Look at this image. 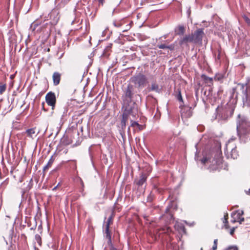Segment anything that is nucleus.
Masks as SVG:
<instances>
[{"label": "nucleus", "mask_w": 250, "mask_h": 250, "mask_svg": "<svg viewBox=\"0 0 250 250\" xmlns=\"http://www.w3.org/2000/svg\"><path fill=\"white\" fill-rule=\"evenodd\" d=\"M239 120L237 122V131L238 136L241 141L246 142L250 133V122L245 118H240V115L238 116Z\"/></svg>", "instance_id": "nucleus-1"}, {"label": "nucleus", "mask_w": 250, "mask_h": 250, "mask_svg": "<svg viewBox=\"0 0 250 250\" xmlns=\"http://www.w3.org/2000/svg\"><path fill=\"white\" fill-rule=\"evenodd\" d=\"M201 163L206 164L208 162L211 163L209 168L211 170H216L218 168H221V165L222 164V158L220 153L215 155L214 159L211 161V159L207 157H205L201 160Z\"/></svg>", "instance_id": "nucleus-2"}, {"label": "nucleus", "mask_w": 250, "mask_h": 250, "mask_svg": "<svg viewBox=\"0 0 250 250\" xmlns=\"http://www.w3.org/2000/svg\"><path fill=\"white\" fill-rule=\"evenodd\" d=\"M132 91L130 88L127 87L125 94L122 96L123 108L131 107L132 109H136L135 107V103L132 101Z\"/></svg>", "instance_id": "nucleus-3"}, {"label": "nucleus", "mask_w": 250, "mask_h": 250, "mask_svg": "<svg viewBox=\"0 0 250 250\" xmlns=\"http://www.w3.org/2000/svg\"><path fill=\"white\" fill-rule=\"evenodd\" d=\"M124 111L123 114L122 119L121 122V125L122 128H124L126 125V123L128 120V116L132 115L133 118H135L137 113V109H132L131 107H127V108H123Z\"/></svg>", "instance_id": "nucleus-4"}, {"label": "nucleus", "mask_w": 250, "mask_h": 250, "mask_svg": "<svg viewBox=\"0 0 250 250\" xmlns=\"http://www.w3.org/2000/svg\"><path fill=\"white\" fill-rule=\"evenodd\" d=\"M233 139L229 140L227 143L226 144V147L225 149V153H228L230 151V157L233 159H236L238 156V152L236 150V146L233 143Z\"/></svg>", "instance_id": "nucleus-5"}, {"label": "nucleus", "mask_w": 250, "mask_h": 250, "mask_svg": "<svg viewBox=\"0 0 250 250\" xmlns=\"http://www.w3.org/2000/svg\"><path fill=\"white\" fill-rule=\"evenodd\" d=\"M132 82L137 85L138 87H143L146 84L147 79L145 75L139 73L131 78Z\"/></svg>", "instance_id": "nucleus-6"}, {"label": "nucleus", "mask_w": 250, "mask_h": 250, "mask_svg": "<svg viewBox=\"0 0 250 250\" xmlns=\"http://www.w3.org/2000/svg\"><path fill=\"white\" fill-rule=\"evenodd\" d=\"M205 33L203 28L197 29L194 34H192L193 36V43L196 44H202V40Z\"/></svg>", "instance_id": "nucleus-7"}, {"label": "nucleus", "mask_w": 250, "mask_h": 250, "mask_svg": "<svg viewBox=\"0 0 250 250\" xmlns=\"http://www.w3.org/2000/svg\"><path fill=\"white\" fill-rule=\"evenodd\" d=\"M243 213L244 212L243 210H238L233 212L231 214L232 218L231 222L234 223L236 222H238L240 224H241L244 221V218L241 217Z\"/></svg>", "instance_id": "nucleus-8"}, {"label": "nucleus", "mask_w": 250, "mask_h": 250, "mask_svg": "<svg viewBox=\"0 0 250 250\" xmlns=\"http://www.w3.org/2000/svg\"><path fill=\"white\" fill-rule=\"evenodd\" d=\"M50 17V23L52 25L56 24L60 19L59 13L57 9H53L48 14Z\"/></svg>", "instance_id": "nucleus-9"}, {"label": "nucleus", "mask_w": 250, "mask_h": 250, "mask_svg": "<svg viewBox=\"0 0 250 250\" xmlns=\"http://www.w3.org/2000/svg\"><path fill=\"white\" fill-rule=\"evenodd\" d=\"M46 102L48 105L55 106L56 104V96L53 92H49L45 96Z\"/></svg>", "instance_id": "nucleus-10"}, {"label": "nucleus", "mask_w": 250, "mask_h": 250, "mask_svg": "<svg viewBox=\"0 0 250 250\" xmlns=\"http://www.w3.org/2000/svg\"><path fill=\"white\" fill-rule=\"evenodd\" d=\"M181 108V114L182 118H189L192 115L191 108L186 106L180 105Z\"/></svg>", "instance_id": "nucleus-11"}, {"label": "nucleus", "mask_w": 250, "mask_h": 250, "mask_svg": "<svg viewBox=\"0 0 250 250\" xmlns=\"http://www.w3.org/2000/svg\"><path fill=\"white\" fill-rule=\"evenodd\" d=\"M194 40L193 39V36L191 35H187L183 38H182L179 41V44L182 45L183 44L187 45L188 42H193Z\"/></svg>", "instance_id": "nucleus-12"}, {"label": "nucleus", "mask_w": 250, "mask_h": 250, "mask_svg": "<svg viewBox=\"0 0 250 250\" xmlns=\"http://www.w3.org/2000/svg\"><path fill=\"white\" fill-rule=\"evenodd\" d=\"M175 229L180 234L186 233V229L184 224L181 222H176L174 225Z\"/></svg>", "instance_id": "nucleus-13"}, {"label": "nucleus", "mask_w": 250, "mask_h": 250, "mask_svg": "<svg viewBox=\"0 0 250 250\" xmlns=\"http://www.w3.org/2000/svg\"><path fill=\"white\" fill-rule=\"evenodd\" d=\"M53 80L54 85H57L59 84L61 80V74L58 72H55L53 74Z\"/></svg>", "instance_id": "nucleus-14"}, {"label": "nucleus", "mask_w": 250, "mask_h": 250, "mask_svg": "<svg viewBox=\"0 0 250 250\" xmlns=\"http://www.w3.org/2000/svg\"><path fill=\"white\" fill-rule=\"evenodd\" d=\"M216 112H217L218 114L219 112H220L221 118H222L223 119H226L229 116L226 108H221V109L219 107H218L216 108Z\"/></svg>", "instance_id": "nucleus-15"}, {"label": "nucleus", "mask_w": 250, "mask_h": 250, "mask_svg": "<svg viewBox=\"0 0 250 250\" xmlns=\"http://www.w3.org/2000/svg\"><path fill=\"white\" fill-rule=\"evenodd\" d=\"M146 176L145 174L142 173L138 180L135 181L136 184L139 186H142L146 182Z\"/></svg>", "instance_id": "nucleus-16"}, {"label": "nucleus", "mask_w": 250, "mask_h": 250, "mask_svg": "<svg viewBox=\"0 0 250 250\" xmlns=\"http://www.w3.org/2000/svg\"><path fill=\"white\" fill-rule=\"evenodd\" d=\"M157 47L159 49H168L170 50H173L174 49V44H171L169 45H167L166 43H162L160 44H158Z\"/></svg>", "instance_id": "nucleus-17"}, {"label": "nucleus", "mask_w": 250, "mask_h": 250, "mask_svg": "<svg viewBox=\"0 0 250 250\" xmlns=\"http://www.w3.org/2000/svg\"><path fill=\"white\" fill-rule=\"evenodd\" d=\"M112 221V216H110L107 219V222H106L105 225V233L106 234V236H109L110 237V233H109V226L110 224Z\"/></svg>", "instance_id": "nucleus-18"}, {"label": "nucleus", "mask_w": 250, "mask_h": 250, "mask_svg": "<svg viewBox=\"0 0 250 250\" xmlns=\"http://www.w3.org/2000/svg\"><path fill=\"white\" fill-rule=\"evenodd\" d=\"M55 161V158L53 156H52L49 160L47 164L43 167V170L45 171L50 167Z\"/></svg>", "instance_id": "nucleus-19"}, {"label": "nucleus", "mask_w": 250, "mask_h": 250, "mask_svg": "<svg viewBox=\"0 0 250 250\" xmlns=\"http://www.w3.org/2000/svg\"><path fill=\"white\" fill-rule=\"evenodd\" d=\"M202 78L205 81V83L208 85L212 84L213 79L212 78L208 77L205 75H202Z\"/></svg>", "instance_id": "nucleus-20"}, {"label": "nucleus", "mask_w": 250, "mask_h": 250, "mask_svg": "<svg viewBox=\"0 0 250 250\" xmlns=\"http://www.w3.org/2000/svg\"><path fill=\"white\" fill-rule=\"evenodd\" d=\"M27 137L33 138L34 135L35 134V128L28 129L25 132Z\"/></svg>", "instance_id": "nucleus-21"}, {"label": "nucleus", "mask_w": 250, "mask_h": 250, "mask_svg": "<svg viewBox=\"0 0 250 250\" xmlns=\"http://www.w3.org/2000/svg\"><path fill=\"white\" fill-rule=\"evenodd\" d=\"M185 31V27L183 25L178 26L176 29L175 30V32L177 35H182L184 34Z\"/></svg>", "instance_id": "nucleus-22"}, {"label": "nucleus", "mask_w": 250, "mask_h": 250, "mask_svg": "<svg viewBox=\"0 0 250 250\" xmlns=\"http://www.w3.org/2000/svg\"><path fill=\"white\" fill-rule=\"evenodd\" d=\"M150 90L154 91L159 93V92H160L161 89L159 88V86L158 84H157L155 83H151Z\"/></svg>", "instance_id": "nucleus-23"}, {"label": "nucleus", "mask_w": 250, "mask_h": 250, "mask_svg": "<svg viewBox=\"0 0 250 250\" xmlns=\"http://www.w3.org/2000/svg\"><path fill=\"white\" fill-rule=\"evenodd\" d=\"M247 85V83L244 84V83H238V85H240L241 87V89L242 90L243 93L246 95V97L248 96V91L247 89H245V87Z\"/></svg>", "instance_id": "nucleus-24"}, {"label": "nucleus", "mask_w": 250, "mask_h": 250, "mask_svg": "<svg viewBox=\"0 0 250 250\" xmlns=\"http://www.w3.org/2000/svg\"><path fill=\"white\" fill-rule=\"evenodd\" d=\"M176 97H177V100L179 101H180L182 103H183V100L182 94H181V91L180 89H179V88L177 89V95Z\"/></svg>", "instance_id": "nucleus-25"}, {"label": "nucleus", "mask_w": 250, "mask_h": 250, "mask_svg": "<svg viewBox=\"0 0 250 250\" xmlns=\"http://www.w3.org/2000/svg\"><path fill=\"white\" fill-rule=\"evenodd\" d=\"M162 230L163 233L169 234L171 231L172 229H171L167 226H165L164 228L162 229Z\"/></svg>", "instance_id": "nucleus-26"}, {"label": "nucleus", "mask_w": 250, "mask_h": 250, "mask_svg": "<svg viewBox=\"0 0 250 250\" xmlns=\"http://www.w3.org/2000/svg\"><path fill=\"white\" fill-rule=\"evenodd\" d=\"M131 126L132 127H137L140 129H141V125H139L137 122L133 121L132 120H131Z\"/></svg>", "instance_id": "nucleus-27"}, {"label": "nucleus", "mask_w": 250, "mask_h": 250, "mask_svg": "<svg viewBox=\"0 0 250 250\" xmlns=\"http://www.w3.org/2000/svg\"><path fill=\"white\" fill-rule=\"evenodd\" d=\"M6 84L0 83V93L2 94L6 90Z\"/></svg>", "instance_id": "nucleus-28"}, {"label": "nucleus", "mask_w": 250, "mask_h": 250, "mask_svg": "<svg viewBox=\"0 0 250 250\" xmlns=\"http://www.w3.org/2000/svg\"><path fill=\"white\" fill-rule=\"evenodd\" d=\"M39 25L38 22H33L30 25V29L32 31H34L36 29V28Z\"/></svg>", "instance_id": "nucleus-29"}, {"label": "nucleus", "mask_w": 250, "mask_h": 250, "mask_svg": "<svg viewBox=\"0 0 250 250\" xmlns=\"http://www.w3.org/2000/svg\"><path fill=\"white\" fill-rule=\"evenodd\" d=\"M35 239L37 242L39 244V245H41L42 243V239L41 237L39 234H36L35 235Z\"/></svg>", "instance_id": "nucleus-30"}, {"label": "nucleus", "mask_w": 250, "mask_h": 250, "mask_svg": "<svg viewBox=\"0 0 250 250\" xmlns=\"http://www.w3.org/2000/svg\"><path fill=\"white\" fill-rule=\"evenodd\" d=\"M228 214H226V215H224V218L223 220V222L224 224H228Z\"/></svg>", "instance_id": "nucleus-31"}, {"label": "nucleus", "mask_w": 250, "mask_h": 250, "mask_svg": "<svg viewBox=\"0 0 250 250\" xmlns=\"http://www.w3.org/2000/svg\"><path fill=\"white\" fill-rule=\"evenodd\" d=\"M245 21L249 25H250V19L246 16H244Z\"/></svg>", "instance_id": "nucleus-32"}, {"label": "nucleus", "mask_w": 250, "mask_h": 250, "mask_svg": "<svg viewBox=\"0 0 250 250\" xmlns=\"http://www.w3.org/2000/svg\"><path fill=\"white\" fill-rule=\"evenodd\" d=\"M225 250H238V249L236 247L231 246L229 247L228 248L225 249Z\"/></svg>", "instance_id": "nucleus-33"}, {"label": "nucleus", "mask_w": 250, "mask_h": 250, "mask_svg": "<svg viewBox=\"0 0 250 250\" xmlns=\"http://www.w3.org/2000/svg\"><path fill=\"white\" fill-rule=\"evenodd\" d=\"M113 24L115 27H120L122 25V24L120 22L114 21L113 22Z\"/></svg>", "instance_id": "nucleus-34"}, {"label": "nucleus", "mask_w": 250, "mask_h": 250, "mask_svg": "<svg viewBox=\"0 0 250 250\" xmlns=\"http://www.w3.org/2000/svg\"><path fill=\"white\" fill-rule=\"evenodd\" d=\"M80 183H81V186H82L81 191L82 192L83 191L84 183H83V180L81 179H80Z\"/></svg>", "instance_id": "nucleus-35"}, {"label": "nucleus", "mask_w": 250, "mask_h": 250, "mask_svg": "<svg viewBox=\"0 0 250 250\" xmlns=\"http://www.w3.org/2000/svg\"><path fill=\"white\" fill-rule=\"evenodd\" d=\"M98 0V2H99V6H100V5L103 6L104 3V0Z\"/></svg>", "instance_id": "nucleus-36"}, {"label": "nucleus", "mask_w": 250, "mask_h": 250, "mask_svg": "<svg viewBox=\"0 0 250 250\" xmlns=\"http://www.w3.org/2000/svg\"><path fill=\"white\" fill-rule=\"evenodd\" d=\"M234 230H235V228H232V229H230L229 233H230V234L231 235L233 234L234 232Z\"/></svg>", "instance_id": "nucleus-37"}, {"label": "nucleus", "mask_w": 250, "mask_h": 250, "mask_svg": "<svg viewBox=\"0 0 250 250\" xmlns=\"http://www.w3.org/2000/svg\"><path fill=\"white\" fill-rule=\"evenodd\" d=\"M218 240L217 239L214 240L213 245H217Z\"/></svg>", "instance_id": "nucleus-38"}, {"label": "nucleus", "mask_w": 250, "mask_h": 250, "mask_svg": "<svg viewBox=\"0 0 250 250\" xmlns=\"http://www.w3.org/2000/svg\"><path fill=\"white\" fill-rule=\"evenodd\" d=\"M217 248V245H213L212 247V250H216Z\"/></svg>", "instance_id": "nucleus-39"}, {"label": "nucleus", "mask_w": 250, "mask_h": 250, "mask_svg": "<svg viewBox=\"0 0 250 250\" xmlns=\"http://www.w3.org/2000/svg\"><path fill=\"white\" fill-rule=\"evenodd\" d=\"M224 226L226 229H228L229 228L228 224H225Z\"/></svg>", "instance_id": "nucleus-40"}, {"label": "nucleus", "mask_w": 250, "mask_h": 250, "mask_svg": "<svg viewBox=\"0 0 250 250\" xmlns=\"http://www.w3.org/2000/svg\"><path fill=\"white\" fill-rule=\"evenodd\" d=\"M246 192L247 194L250 195V189H249L248 190L246 191Z\"/></svg>", "instance_id": "nucleus-41"}, {"label": "nucleus", "mask_w": 250, "mask_h": 250, "mask_svg": "<svg viewBox=\"0 0 250 250\" xmlns=\"http://www.w3.org/2000/svg\"><path fill=\"white\" fill-rule=\"evenodd\" d=\"M58 185H59V184H58V185H57L56 187H55L54 188H53V189H52V190H55L57 189V187H58Z\"/></svg>", "instance_id": "nucleus-42"}, {"label": "nucleus", "mask_w": 250, "mask_h": 250, "mask_svg": "<svg viewBox=\"0 0 250 250\" xmlns=\"http://www.w3.org/2000/svg\"><path fill=\"white\" fill-rule=\"evenodd\" d=\"M217 59H218V60L220 59V53L218 54L217 58H216V60H217Z\"/></svg>", "instance_id": "nucleus-43"}, {"label": "nucleus", "mask_w": 250, "mask_h": 250, "mask_svg": "<svg viewBox=\"0 0 250 250\" xmlns=\"http://www.w3.org/2000/svg\"><path fill=\"white\" fill-rule=\"evenodd\" d=\"M195 159L196 161H198V158L196 156V154L195 155Z\"/></svg>", "instance_id": "nucleus-44"}, {"label": "nucleus", "mask_w": 250, "mask_h": 250, "mask_svg": "<svg viewBox=\"0 0 250 250\" xmlns=\"http://www.w3.org/2000/svg\"><path fill=\"white\" fill-rule=\"evenodd\" d=\"M63 53H62L61 54V55L60 56V58H62V56H63Z\"/></svg>", "instance_id": "nucleus-45"}, {"label": "nucleus", "mask_w": 250, "mask_h": 250, "mask_svg": "<svg viewBox=\"0 0 250 250\" xmlns=\"http://www.w3.org/2000/svg\"><path fill=\"white\" fill-rule=\"evenodd\" d=\"M164 39H166L167 38V35H164Z\"/></svg>", "instance_id": "nucleus-46"}, {"label": "nucleus", "mask_w": 250, "mask_h": 250, "mask_svg": "<svg viewBox=\"0 0 250 250\" xmlns=\"http://www.w3.org/2000/svg\"><path fill=\"white\" fill-rule=\"evenodd\" d=\"M233 110H230V114L233 113Z\"/></svg>", "instance_id": "nucleus-47"}, {"label": "nucleus", "mask_w": 250, "mask_h": 250, "mask_svg": "<svg viewBox=\"0 0 250 250\" xmlns=\"http://www.w3.org/2000/svg\"><path fill=\"white\" fill-rule=\"evenodd\" d=\"M215 78H217L218 80H219L220 79V77H218V78H217L216 77H215Z\"/></svg>", "instance_id": "nucleus-48"}, {"label": "nucleus", "mask_w": 250, "mask_h": 250, "mask_svg": "<svg viewBox=\"0 0 250 250\" xmlns=\"http://www.w3.org/2000/svg\"><path fill=\"white\" fill-rule=\"evenodd\" d=\"M201 250H203V249H201Z\"/></svg>", "instance_id": "nucleus-49"}]
</instances>
